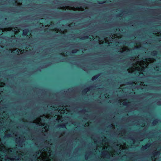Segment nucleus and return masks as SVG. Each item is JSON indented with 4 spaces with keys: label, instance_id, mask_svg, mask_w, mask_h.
Returning <instances> with one entry per match:
<instances>
[{
    "label": "nucleus",
    "instance_id": "11",
    "mask_svg": "<svg viewBox=\"0 0 161 161\" xmlns=\"http://www.w3.org/2000/svg\"><path fill=\"white\" fill-rule=\"evenodd\" d=\"M98 3L99 4H102L104 3V2H103L102 1H100V2H98Z\"/></svg>",
    "mask_w": 161,
    "mask_h": 161
},
{
    "label": "nucleus",
    "instance_id": "7",
    "mask_svg": "<svg viewBox=\"0 0 161 161\" xmlns=\"http://www.w3.org/2000/svg\"><path fill=\"white\" fill-rule=\"evenodd\" d=\"M159 152H155L153 154L154 155H158L159 154Z\"/></svg>",
    "mask_w": 161,
    "mask_h": 161
},
{
    "label": "nucleus",
    "instance_id": "17",
    "mask_svg": "<svg viewBox=\"0 0 161 161\" xmlns=\"http://www.w3.org/2000/svg\"><path fill=\"white\" fill-rule=\"evenodd\" d=\"M65 127V125H63V126H62V127H63V128H64V127Z\"/></svg>",
    "mask_w": 161,
    "mask_h": 161
},
{
    "label": "nucleus",
    "instance_id": "5",
    "mask_svg": "<svg viewBox=\"0 0 161 161\" xmlns=\"http://www.w3.org/2000/svg\"><path fill=\"white\" fill-rule=\"evenodd\" d=\"M88 90L89 89L88 88L85 89L82 91V92L86 94V93Z\"/></svg>",
    "mask_w": 161,
    "mask_h": 161
},
{
    "label": "nucleus",
    "instance_id": "10",
    "mask_svg": "<svg viewBox=\"0 0 161 161\" xmlns=\"http://www.w3.org/2000/svg\"><path fill=\"white\" fill-rule=\"evenodd\" d=\"M123 105L125 106H127V103L126 102H125L123 103Z\"/></svg>",
    "mask_w": 161,
    "mask_h": 161
},
{
    "label": "nucleus",
    "instance_id": "14",
    "mask_svg": "<svg viewBox=\"0 0 161 161\" xmlns=\"http://www.w3.org/2000/svg\"><path fill=\"white\" fill-rule=\"evenodd\" d=\"M9 136V135H7L5 137H6H6H7V138H8V136Z\"/></svg>",
    "mask_w": 161,
    "mask_h": 161
},
{
    "label": "nucleus",
    "instance_id": "13",
    "mask_svg": "<svg viewBox=\"0 0 161 161\" xmlns=\"http://www.w3.org/2000/svg\"><path fill=\"white\" fill-rule=\"evenodd\" d=\"M157 122H157V121H156V120H154V122H153V123L154 124H156V123H157Z\"/></svg>",
    "mask_w": 161,
    "mask_h": 161
},
{
    "label": "nucleus",
    "instance_id": "12",
    "mask_svg": "<svg viewBox=\"0 0 161 161\" xmlns=\"http://www.w3.org/2000/svg\"><path fill=\"white\" fill-rule=\"evenodd\" d=\"M90 39H91V40H94L93 37V36H92V38L90 37Z\"/></svg>",
    "mask_w": 161,
    "mask_h": 161
},
{
    "label": "nucleus",
    "instance_id": "8",
    "mask_svg": "<svg viewBox=\"0 0 161 161\" xmlns=\"http://www.w3.org/2000/svg\"><path fill=\"white\" fill-rule=\"evenodd\" d=\"M88 37H89L88 36H85V37H84L83 38H81V39L82 40H83L85 39H88Z\"/></svg>",
    "mask_w": 161,
    "mask_h": 161
},
{
    "label": "nucleus",
    "instance_id": "15",
    "mask_svg": "<svg viewBox=\"0 0 161 161\" xmlns=\"http://www.w3.org/2000/svg\"><path fill=\"white\" fill-rule=\"evenodd\" d=\"M127 84L130 85V84H132V83L131 82H128L127 83Z\"/></svg>",
    "mask_w": 161,
    "mask_h": 161
},
{
    "label": "nucleus",
    "instance_id": "16",
    "mask_svg": "<svg viewBox=\"0 0 161 161\" xmlns=\"http://www.w3.org/2000/svg\"><path fill=\"white\" fill-rule=\"evenodd\" d=\"M2 34V31L0 30V35H1Z\"/></svg>",
    "mask_w": 161,
    "mask_h": 161
},
{
    "label": "nucleus",
    "instance_id": "3",
    "mask_svg": "<svg viewBox=\"0 0 161 161\" xmlns=\"http://www.w3.org/2000/svg\"><path fill=\"white\" fill-rule=\"evenodd\" d=\"M152 54L153 56H156L157 55L158 52H157V51H153V52L152 53Z\"/></svg>",
    "mask_w": 161,
    "mask_h": 161
},
{
    "label": "nucleus",
    "instance_id": "19",
    "mask_svg": "<svg viewBox=\"0 0 161 161\" xmlns=\"http://www.w3.org/2000/svg\"><path fill=\"white\" fill-rule=\"evenodd\" d=\"M36 153H37L38 154H39V153L38 152V153L36 152Z\"/></svg>",
    "mask_w": 161,
    "mask_h": 161
},
{
    "label": "nucleus",
    "instance_id": "20",
    "mask_svg": "<svg viewBox=\"0 0 161 161\" xmlns=\"http://www.w3.org/2000/svg\"><path fill=\"white\" fill-rule=\"evenodd\" d=\"M41 19H42V20L43 19V18H41Z\"/></svg>",
    "mask_w": 161,
    "mask_h": 161
},
{
    "label": "nucleus",
    "instance_id": "4",
    "mask_svg": "<svg viewBox=\"0 0 161 161\" xmlns=\"http://www.w3.org/2000/svg\"><path fill=\"white\" fill-rule=\"evenodd\" d=\"M148 145V144L143 146L142 147V149H145L146 148L148 147H149V145Z\"/></svg>",
    "mask_w": 161,
    "mask_h": 161
},
{
    "label": "nucleus",
    "instance_id": "9",
    "mask_svg": "<svg viewBox=\"0 0 161 161\" xmlns=\"http://www.w3.org/2000/svg\"><path fill=\"white\" fill-rule=\"evenodd\" d=\"M20 50L18 49L16 51V53H17L18 54H19V51H20Z\"/></svg>",
    "mask_w": 161,
    "mask_h": 161
},
{
    "label": "nucleus",
    "instance_id": "18",
    "mask_svg": "<svg viewBox=\"0 0 161 161\" xmlns=\"http://www.w3.org/2000/svg\"><path fill=\"white\" fill-rule=\"evenodd\" d=\"M53 107V108H57V107Z\"/></svg>",
    "mask_w": 161,
    "mask_h": 161
},
{
    "label": "nucleus",
    "instance_id": "6",
    "mask_svg": "<svg viewBox=\"0 0 161 161\" xmlns=\"http://www.w3.org/2000/svg\"><path fill=\"white\" fill-rule=\"evenodd\" d=\"M79 50H77L76 49L73 50L72 52V53H77V51H79Z\"/></svg>",
    "mask_w": 161,
    "mask_h": 161
},
{
    "label": "nucleus",
    "instance_id": "1",
    "mask_svg": "<svg viewBox=\"0 0 161 161\" xmlns=\"http://www.w3.org/2000/svg\"><path fill=\"white\" fill-rule=\"evenodd\" d=\"M29 31L28 29H25V30L23 31V34L24 36H26L27 34H28V32Z\"/></svg>",
    "mask_w": 161,
    "mask_h": 161
},
{
    "label": "nucleus",
    "instance_id": "2",
    "mask_svg": "<svg viewBox=\"0 0 161 161\" xmlns=\"http://www.w3.org/2000/svg\"><path fill=\"white\" fill-rule=\"evenodd\" d=\"M98 76L97 75H95L94 76H93L92 78V80H96L97 79V78H98Z\"/></svg>",
    "mask_w": 161,
    "mask_h": 161
}]
</instances>
